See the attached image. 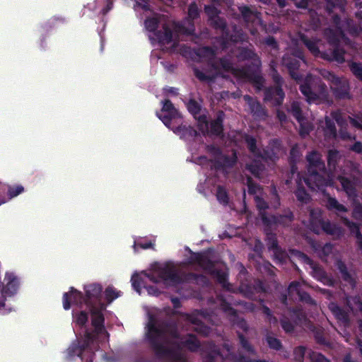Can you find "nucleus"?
Wrapping results in <instances>:
<instances>
[{"mask_svg":"<svg viewBox=\"0 0 362 362\" xmlns=\"http://www.w3.org/2000/svg\"><path fill=\"white\" fill-rule=\"evenodd\" d=\"M291 113L293 117L298 122H301L303 119L302 110L298 102H293L291 105L290 109L288 110Z\"/></svg>","mask_w":362,"mask_h":362,"instance_id":"49","label":"nucleus"},{"mask_svg":"<svg viewBox=\"0 0 362 362\" xmlns=\"http://www.w3.org/2000/svg\"><path fill=\"white\" fill-rule=\"evenodd\" d=\"M173 132L179 135L180 138L187 139L192 137H195L198 135L197 131L191 126L181 124L177 127Z\"/></svg>","mask_w":362,"mask_h":362,"instance_id":"28","label":"nucleus"},{"mask_svg":"<svg viewBox=\"0 0 362 362\" xmlns=\"http://www.w3.org/2000/svg\"><path fill=\"white\" fill-rule=\"evenodd\" d=\"M329 75L332 76L333 78H334L337 81L336 86L333 88V93L335 97L338 99H344L349 96V87L345 83H341L339 79L336 78L334 75L332 74L330 72H328Z\"/></svg>","mask_w":362,"mask_h":362,"instance_id":"29","label":"nucleus"},{"mask_svg":"<svg viewBox=\"0 0 362 362\" xmlns=\"http://www.w3.org/2000/svg\"><path fill=\"white\" fill-rule=\"evenodd\" d=\"M300 301H301L303 303H305L308 305H315L316 301L310 296V295L303 290H298L297 293Z\"/></svg>","mask_w":362,"mask_h":362,"instance_id":"51","label":"nucleus"},{"mask_svg":"<svg viewBox=\"0 0 362 362\" xmlns=\"http://www.w3.org/2000/svg\"><path fill=\"white\" fill-rule=\"evenodd\" d=\"M193 72L194 76L202 82L214 81L215 79L214 76L206 74L203 71H200L197 67L193 68Z\"/></svg>","mask_w":362,"mask_h":362,"instance_id":"55","label":"nucleus"},{"mask_svg":"<svg viewBox=\"0 0 362 362\" xmlns=\"http://www.w3.org/2000/svg\"><path fill=\"white\" fill-rule=\"evenodd\" d=\"M209 274L216 277V281L223 286V288H228L230 284L228 281V274L227 272L214 268Z\"/></svg>","mask_w":362,"mask_h":362,"instance_id":"35","label":"nucleus"},{"mask_svg":"<svg viewBox=\"0 0 362 362\" xmlns=\"http://www.w3.org/2000/svg\"><path fill=\"white\" fill-rule=\"evenodd\" d=\"M235 57L239 62L251 61V64L248 66L247 69L254 68L255 70L261 67V60L254 49L239 47L235 51Z\"/></svg>","mask_w":362,"mask_h":362,"instance_id":"11","label":"nucleus"},{"mask_svg":"<svg viewBox=\"0 0 362 362\" xmlns=\"http://www.w3.org/2000/svg\"><path fill=\"white\" fill-rule=\"evenodd\" d=\"M131 281L134 289L140 294L141 291V284L143 283L141 277L138 274H134L132 276Z\"/></svg>","mask_w":362,"mask_h":362,"instance_id":"63","label":"nucleus"},{"mask_svg":"<svg viewBox=\"0 0 362 362\" xmlns=\"http://www.w3.org/2000/svg\"><path fill=\"white\" fill-rule=\"evenodd\" d=\"M160 22V16L155 15L152 17H148L144 21V25L146 29L153 34L158 30Z\"/></svg>","mask_w":362,"mask_h":362,"instance_id":"38","label":"nucleus"},{"mask_svg":"<svg viewBox=\"0 0 362 362\" xmlns=\"http://www.w3.org/2000/svg\"><path fill=\"white\" fill-rule=\"evenodd\" d=\"M121 295L122 292L117 291L112 286H108L105 290V300L108 303H112Z\"/></svg>","mask_w":362,"mask_h":362,"instance_id":"46","label":"nucleus"},{"mask_svg":"<svg viewBox=\"0 0 362 362\" xmlns=\"http://www.w3.org/2000/svg\"><path fill=\"white\" fill-rule=\"evenodd\" d=\"M338 180L349 198H355L357 196L356 188L353 181L344 176H339Z\"/></svg>","mask_w":362,"mask_h":362,"instance_id":"27","label":"nucleus"},{"mask_svg":"<svg viewBox=\"0 0 362 362\" xmlns=\"http://www.w3.org/2000/svg\"><path fill=\"white\" fill-rule=\"evenodd\" d=\"M290 312L293 314V315L296 318V323L302 322L305 320L306 316L303 311V310L300 308L295 307L290 309Z\"/></svg>","mask_w":362,"mask_h":362,"instance_id":"59","label":"nucleus"},{"mask_svg":"<svg viewBox=\"0 0 362 362\" xmlns=\"http://www.w3.org/2000/svg\"><path fill=\"white\" fill-rule=\"evenodd\" d=\"M308 161V173L319 170L322 173L326 171L325 162L322 159V156L316 151H313L306 156Z\"/></svg>","mask_w":362,"mask_h":362,"instance_id":"18","label":"nucleus"},{"mask_svg":"<svg viewBox=\"0 0 362 362\" xmlns=\"http://www.w3.org/2000/svg\"><path fill=\"white\" fill-rule=\"evenodd\" d=\"M158 275L161 281L165 284L177 285L184 281L175 266L171 263H167L164 266L158 267Z\"/></svg>","mask_w":362,"mask_h":362,"instance_id":"10","label":"nucleus"},{"mask_svg":"<svg viewBox=\"0 0 362 362\" xmlns=\"http://www.w3.org/2000/svg\"><path fill=\"white\" fill-rule=\"evenodd\" d=\"M274 255V259L276 263L283 264L288 259V255L286 252L281 247L272 250Z\"/></svg>","mask_w":362,"mask_h":362,"instance_id":"47","label":"nucleus"},{"mask_svg":"<svg viewBox=\"0 0 362 362\" xmlns=\"http://www.w3.org/2000/svg\"><path fill=\"white\" fill-rule=\"evenodd\" d=\"M294 194L297 200L302 204H307L310 200V194L307 192L301 183H298L297 188L294 191Z\"/></svg>","mask_w":362,"mask_h":362,"instance_id":"43","label":"nucleus"},{"mask_svg":"<svg viewBox=\"0 0 362 362\" xmlns=\"http://www.w3.org/2000/svg\"><path fill=\"white\" fill-rule=\"evenodd\" d=\"M326 206L329 211H334L336 212H346L347 208L339 203L336 198L327 194Z\"/></svg>","mask_w":362,"mask_h":362,"instance_id":"36","label":"nucleus"},{"mask_svg":"<svg viewBox=\"0 0 362 362\" xmlns=\"http://www.w3.org/2000/svg\"><path fill=\"white\" fill-rule=\"evenodd\" d=\"M246 169L255 177H259L264 170V165L259 160H253L246 165Z\"/></svg>","mask_w":362,"mask_h":362,"instance_id":"41","label":"nucleus"},{"mask_svg":"<svg viewBox=\"0 0 362 362\" xmlns=\"http://www.w3.org/2000/svg\"><path fill=\"white\" fill-rule=\"evenodd\" d=\"M191 256L188 262L189 264H197L208 274L215 268V262L211 260L204 252H194L189 250Z\"/></svg>","mask_w":362,"mask_h":362,"instance_id":"16","label":"nucleus"},{"mask_svg":"<svg viewBox=\"0 0 362 362\" xmlns=\"http://www.w3.org/2000/svg\"><path fill=\"white\" fill-rule=\"evenodd\" d=\"M199 16V11L195 3L191 4L188 7V18L193 21Z\"/></svg>","mask_w":362,"mask_h":362,"instance_id":"62","label":"nucleus"},{"mask_svg":"<svg viewBox=\"0 0 362 362\" xmlns=\"http://www.w3.org/2000/svg\"><path fill=\"white\" fill-rule=\"evenodd\" d=\"M225 116L223 111L217 112L215 119L210 122V131L212 134L220 136L223 134Z\"/></svg>","mask_w":362,"mask_h":362,"instance_id":"22","label":"nucleus"},{"mask_svg":"<svg viewBox=\"0 0 362 362\" xmlns=\"http://www.w3.org/2000/svg\"><path fill=\"white\" fill-rule=\"evenodd\" d=\"M344 224L347 227H349L351 233L355 234L358 247L360 250H362V234L361 233V230H360V228H359V226H358V224L353 221H349L347 218H345Z\"/></svg>","mask_w":362,"mask_h":362,"instance_id":"34","label":"nucleus"},{"mask_svg":"<svg viewBox=\"0 0 362 362\" xmlns=\"http://www.w3.org/2000/svg\"><path fill=\"white\" fill-rule=\"evenodd\" d=\"M270 195L272 197L271 204L274 208H278L280 206V197L274 185L272 187Z\"/></svg>","mask_w":362,"mask_h":362,"instance_id":"61","label":"nucleus"},{"mask_svg":"<svg viewBox=\"0 0 362 362\" xmlns=\"http://www.w3.org/2000/svg\"><path fill=\"white\" fill-rule=\"evenodd\" d=\"M351 73L361 81H362V64L361 62H351L349 64Z\"/></svg>","mask_w":362,"mask_h":362,"instance_id":"53","label":"nucleus"},{"mask_svg":"<svg viewBox=\"0 0 362 362\" xmlns=\"http://www.w3.org/2000/svg\"><path fill=\"white\" fill-rule=\"evenodd\" d=\"M244 99L247 103L250 112L255 118L264 119L267 116V110L259 101L248 95H245Z\"/></svg>","mask_w":362,"mask_h":362,"instance_id":"19","label":"nucleus"},{"mask_svg":"<svg viewBox=\"0 0 362 362\" xmlns=\"http://www.w3.org/2000/svg\"><path fill=\"white\" fill-rule=\"evenodd\" d=\"M314 338L315 341L320 345H325L327 344L325 333L322 329H315L313 332Z\"/></svg>","mask_w":362,"mask_h":362,"instance_id":"60","label":"nucleus"},{"mask_svg":"<svg viewBox=\"0 0 362 362\" xmlns=\"http://www.w3.org/2000/svg\"><path fill=\"white\" fill-rule=\"evenodd\" d=\"M259 69L260 68L257 70L254 68H251L246 71L247 77L258 90H261L263 88L265 82L263 76L259 73Z\"/></svg>","mask_w":362,"mask_h":362,"instance_id":"25","label":"nucleus"},{"mask_svg":"<svg viewBox=\"0 0 362 362\" xmlns=\"http://www.w3.org/2000/svg\"><path fill=\"white\" fill-rule=\"evenodd\" d=\"M74 321L79 326L83 327L86 325L88 320V313L85 310L79 312H72Z\"/></svg>","mask_w":362,"mask_h":362,"instance_id":"45","label":"nucleus"},{"mask_svg":"<svg viewBox=\"0 0 362 362\" xmlns=\"http://www.w3.org/2000/svg\"><path fill=\"white\" fill-rule=\"evenodd\" d=\"M337 269L341 274V276L343 281L347 282L353 287L356 286L355 279L348 271L346 265L342 261H339L337 262Z\"/></svg>","mask_w":362,"mask_h":362,"instance_id":"33","label":"nucleus"},{"mask_svg":"<svg viewBox=\"0 0 362 362\" xmlns=\"http://www.w3.org/2000/svg\"><path fill=\"white\" fill-rule=\"evenodd\" d=\"M91 315V325L93 327V330L89 331L86 330L84 334L88 333L93 334V341L97 342L98 337L100 334L107 333L105 328V317L103 313V310L105 309L104 305L103 307H92L88 308Z\"/></svg>","mask_w":362,"mask_h":362,"instance_id":"7","label":"nucleus"},{"mask_svg":"<svg viewBox=\"0 0 362 362\" xmlns=\"http://www.w3.org/2000/svg\"><path fill=\"white\" fill-rule=\"evenodd\" d=\"M245 142L247 146L248 150L255 156L257 154L259 148L257 146V141L256 139L252 136H247L245 137Z\"/></svg>","mask_w":362,"mask_h":362,"instance_id":"54","label":"nucleus"},{"mask_svg":"<svg viewBox=\"0 0 362 362\" xmlns=\"http://www.w3.org/2000/svg\"><path fill=\"white\" fill-rule=\"evenodd\" d=\"M328 308L338 321L344 324H348L349 322L348 312L340 307L337 303L331 302L328 305Z\"/></svg>","mask_w":362,"mask_h":362,"instance_id":"23","label":"nucleus"},{"mask_svg":"<svg viewBox=\"0 0 362 362\" xmlns=\"http://www.w3.org/2000/svg\"><path fill=\"white\" fill-rule=\"evenodd\" d=\"M211 66L215 69L221 68L227 72H233L234 71L233 63L231 62L230 59L227 57L220 58L217 62L213 63Z\"/></svg>","mask_w":362,"mask_h":362,"instance_id":"40","label":"nucleus"},{"mask_svg":"<svg viewBox=\"0 0 362 362\" xmlns=\"http://www.w3.org/2000/svg\"><path fill=\"white\" fill-rule=\"evenodd\" d=\"M255 157L261 158L266 162H276L279 159L278 150L274 147L267 146L263 149H260Z\"/></svg>","mask_w":362,"mask_h":362,"instance_id":"26","label":"nucleus"},{"mask_svg":"<svg viewBox=\"0 0 362 362\" xmlns=\"http://www.w3.org/2000/svg\"><path fill=\"white\" fill-rule=\"evenodd\" d=\"M260 218L264 226L272 228L274 226H288L293 221L294 216L291 210H287L284 214L268 215L267 212L262 211Z\"/></svg>","mask_w":362,"mask_h":362,"instance_id":"8","label":"nucleus"},{"mask_svg":"<svg viewBox=\"0 0 362 362\" xmlns=\"http://www.w3.org/2000/svg\"><path fill=\"white\" fill-rule=\"evenodd\" d=\"M309 358L311 362H330L323 354L315 351H310Z\"/></svg>","mask_w":362,"mask_h":362,"instance_id":"64","label":"nucleus"},{"mask_svg":"<svg viewBox=\"0 0 362 362\" xmlns=\"http://www.w3.org/2000/svg\"><path fill=\"white\" fill-rule=\"evenodd\" d=\"M324 135L327 139H336L337 136V128L334 122L326 116L325 119V127L323 128Z\"/></svg>","mask_w":362,"mask_h":362,"instance_id":"32","label":"nucleus"},{"mask_svg":"<svg viewBox=\"0 0 362 362\" xmlns=\"http://www.w3.org/2000/svg\"><path fill=\"white\" fill-rule=\"evenodd\" d=\"M24 191L22 185L8 186L7 185V199L8 201L17 197Z\"/></svg>","mask_w":362,"mask_h":362,"instance_id":"52","label":"nucleus"},{"mask_svg":"<svg viewBox=\"0 0 362 362\" xmlns=\"http://www.w3.org/2000/svg\"><path fill=\"white\" fill-rule=\"evenodd\" d=\"M289 252L291 256L297 258L303 263L310 267L312 269L311 275L315 279L329 286H334V279L332 276H329L325 269L319 265V264L315 262L306 254L295 249L290 250Z\"/></svg>","mask_w":362,"mask_h":362,"instance_id":"6","label":"nucleus"},{"mask_svg":"<svg viewBox=\"0 0 362 362\" xmlns=\"http://www.w3.org/2000/svg\"><path fill=\"white\" fill-rule=\"evenodd\" d=\"M162 103L163 107L161 112H165V114L162 115L159 112H156V115L163 123L168 127L173 119L180 117V113L169 99H165Z\"/></svg>","mask_w":362,"mask_h":362,"instance_id":"17","label":"nucleus"},{"mask_svg":"<svg viewBox=\"0 0 362 362\" xmlns=\"http://www.w3.org/2000/svg\"><path fill=\"white\" fill-rule=\"evenodd\" d=\"M282 64L288 69L291 78L297 83H300V81L303 80V75L298 72L300 62L295 56L285 54L282 58Z\"/></svg>","mask_w":362,"mask_h":362,"instance_id":"13","label":"nucleus"},{"mask_svg":"<svg viewBox=\"0 0 362 362\" xmlns=\"http://www.w3.org/2000/svg\"><path fill=\"white\" fill-rule=\"evenodd\" d=\"M266 342L271 349L280 351L283 349V344L280 339L271 335L266 336Z\"/></svg>","mask_w":362,"mask_h":362,"instance_id":"48","label":"nucleus"},{"mask_svg":"<svg viewBox=\"0 0 362 362\" xmlns=\"http://www.w3.org/2000/svg\"><path fill=\"white\" fill-rule=\"evenodd\" d=\"M272 228L265 227V233L267 235L266 242L269 250L272 251L280 246L277 240L276 235L271 231Z\"/></svg>","mask_w":362,"mask_h":362,"instance_id":"39","label":"nucleus"},{"mask_svg":"<svg viewBox=\"0 0 362 362\" xmlns=\"http://www.w3.org/2000/svg\"><path fill=\"white\" fill-rule=\"evenodd\" d=\"M187 107L188 111L194 116V118H199V120L205 119V116H199L201 112V105L194 99H190L187 104Z\"/></svg>","mask_w":362,"mask_h":362,"instance_id":"42","label":"nucleus"},{"mask_svg":"<svg viewBox=\"0 0 362 362\" xmlns=\"http://www.w3.org/2000/svg\"><path fill=\"white\" fill-rule=\"evenodd\" d=\"M146 339L155 356L168 362H188L181 352L182 348L196 352L201 346L194 334H188L183 339L175 324L159 322L153 315L149 316Z\"/></svg>","mask_w":362,"mask_h":362,"instance_id":"1","label":"nucleus"},{"mask_svg":"<svg viewBox=\"0 0 362 362\" xmlns=\"http://www.w3.org/2000/svg\"><path fill=\"white\" fill-rule=\"evenodd\" d=\"M240 13L243 19L246 23H253L258 18L259 13L252 10L247 6H242L238 7Z\"/></svg>","mask_w":362,"mask_h":362,"instance_id":"31","label":"nucleus"},{"mask_svg":"<svg viewBox=\"0 0 362 362\" xmlns=\"http://www.w3.org/2000/svg\"><path fill=\"white\" fill-rule=\"evenodd\" d=\"M280 324L286 333H292L295 329L294 324L288 318L283 317L280 320Z\"/></svg>","mask_w":362,"mask_h":362,"instance_id":"58","label":"nucleus"},{"mask_svg":"<svg viewBox=\"0 0 362 362\" xmlns=\"http://www.w3.org/2000/svg\"><path fill=\"white\" fill-rule=\"evenodd\" d=\"M223 309L231 317V320L234 325L244 332H247L248 330L249 327L247 321L244 318L240 317L238 315L237 310L232 308L230 304L224 305Z\"/></svg>","mask_w":362,"mask_h":362,"instance_id":"21","label":"nucleus"},{"mask_svg":"<svg viewBox=\"0 0 362 362\" xmlns=\"http://www.w3.org/2000/svg\"><path fill=\"white\" fill-rule=\"evenodd\" d=\"M154 35L161 45H169L173 40V31L166 23L163 25V30H157Z\"/></svg>","mask_w":362,"mask_h":362,"instance_id":"24","label":"nucleus"},{"mask_svg":"<svg viewBox=\"0 0 362 362\" xmlns=\"http://www.w3.org/2000/svg\"><path fill=\"white\" fill-rule=\"evenodd\" d=\"M285 93L281 87L269 86L264 90V101L279 107L283 104Z\"/></svg>","mask_w":362,"mask_h":362,"instance_id":"15","label":"nucleus"},{"mask_svg":"<svg viewBox=\"0 0 362 362\" xmlns=\"http://www.w3.org/2000/svg\"><path fill=\"white\" fill-rule=\"evenodd\" d=\"M209 24L214 29L221 31L220 44L223 49L228 48L231 42L236 43L245 40L243 31L236 25H233L230 30L224 18L218 16L209 21Z\"/></svg>","mask_w":362,"mask_h":362,"instance_id":"4","label":"nucleus"},{"mask_svg":"<svg viewBox=\"0 0 362 362\" xmlns=\"http://www.w3.org/2000/svg\"><path fill=\"white\" fill-rule=\"evenodd\" d=\"M339 151L336 149H330L327 152V165L330 170H335L339 159Z\"/></svg>","mask_w":362,"mask_h":362,"instance_id":"44","label":"nucleus"},{"mask_svg":"<svg viewBox=\"0 0 362 362\" xmlns=\"http://www.w3.org/2000/svg\"><path fill=\"white\" fill-rule=\"evenodd\" d=\"M200 316L204 317V312L196 310L192 313L187 314L186 319L192 324L194 332L203 337H207L211 332V328L199 319Z\"/></svg>","mask_w":362,"mask_h":362,"instance_id":"14","label":"nucleus"},{"mask_svg":"<svg viewBox=\"0 0 362 362\" xmlns=\"http://www.w3.org/2000/svg\"><path fill=\"white\" fill-rule=\"evenodd\" d=\"M299 37L300 41L314 56L321 57L322 52H320L316 40L309 39L305 34H300Z\"/></svg>","mask_w":362,"mask_h":362,"instance_id":"30","label":"nucleus"},{"mask_svg":"<svg viewBox=\"0 0 362 362\" xmlns=\"http://www.w3.org/2000/svg\"><path fill=\"white\" fill-rule=\"evenodd\" d=\"M325 35L328 43L332 47L340 45L339 37L335 31L332 29H329L325 32Z\"/></svg>","mask_w":362,"mask_h":362,"instance_id":"50","label":"nucleus"},{"mask_svg":"<svg viewBox=\"0 0 362 362\" xmlns=\"http://www.w3.org/2000/svg\"><path fill=\"white\" fill-rule=\"evenodd\" d=\"M216 198L220 203L227 204L228 203V195L226 189L222 186H218L216 190Z\"/></svg>","mask_w":362,"mask_h":362,"instance_id":"56","label":"nucleus"},{"mask_svg":"<svg viewBox=\"0 0 362 362\" xmlns=\"http://www.w3.org/2000/svg\"><path fill=\"white\" fill-rule=\"evenodd\" d=\"M237 335L239 339V343L242 349L250 355L255 356L257 354L255 349L250 344L248 339L245 337V335L240 332H237Z\"/></svg>","mask_w":362,"mask_h":362,"instance_id":"37","label":"nucleus"},{"mask_svg":"<svg viewBox=\"0 0 362 362\" xmlns=\"http://www.w3.org/2000/svg\"><path fill=\"white\" fill-rule=\"evenodd\" d=\"M85 295L74 287H70L69 292L63 294V308L67 310L71 308V303L79 308L85 305L88 308L103 307L101 302L103 286L100 284L93 283L84 286Z\"/></svg>","mask_w":362,"mask_h":362,"instance_id":"2","label":"nucleus"},{"mask_svg":"<svg viewBox=\"0 0 362 362\" xmlns=\"http://www.w3.org/2000/svg\"><path fill=\"white\" fill-rule=\"evenodd\" d=\"M344 54V49L341 48L339 45L334 47L333 49L329 51L322 52L321 57L327 61H335L341 64L345 61Z\"/></svg>","mask_w":362,"mask_h":362,"instance_id":"20","label":"nucleus"},{"mask_svg":"<svg viewBox=\"0 0 362 362\" xmlns=\"http://www.w3.org/2000/svg\"><path fill=\"white\" fill-rule=\"evenodd\" d=\"M327 170L322 173L319 170L308 173L304 177L305 185L313 191H324L325 187L329 185V180L326 177Z\"/></svg>","mask_w":362,"mask_h":362,"instance_id":"9","label":"nucleus"},{"mask_svg":"<svg viewBox=\"0 0 362 362\" xmlns=\"http://www.w3.org/2000/svg\"><path fill=\"white\" fill-rule=\"evenodd\" d=\"M93 334L88 333L84 334L81 341L77 344H73L68 349L67 353L69 357L78 356L83 362H93L95 356V351L98 348V344L93 341Z\"/></svg>","mask_w":362,"mask_h":362,"instance_id":"5","label":"nucleus"},{"mask_svg":"<svg viewBox=\"0 0 362 362\" xmlns=\"http://www.w3.org/2000/svg\"><path fill=\"white\" fill-rule=\"evenodd\" d=\"M310 224V229L317 234H319L320 230H322L328 235H334L339 230L335 224L332 223L329 221H325L321 217H314L313 212L311 213Z\"/></svg>","mask_w":362,"mask_h":362,"instance_id":"12","label":"nucleus"},{"mask_svg":"<svg viewBox=\"0 0 362 362\" xmlns=\"http://www.w3.org/2000/svg\"><path fill=\"white\" fill-rule=\"evenodd\" d=\"M300 82L299 90L309 104H319L327 99V87L320 78L308 74Z\"/></svg>","mask_w":362,"mask_h":362,"instance_id":"3","label":"nucleus"},{"mask_svg":"<svg viewBox=\"0 0 362 362\" xmlns=\"http://www.w3.org/2000/svg\"><path fill=\"white\" fill-rule=\"evenodd\" d=\"M204 12L207 15L209 20L208 21H210L211 20L215 18L216 17L218 16L221 11L219 9H218L216 6L214 5H206L204 7Z\"/></svg>","mask_w":362,"mask_h":362,"instance_id":"57","label":"nucleus"}]
</instances>
